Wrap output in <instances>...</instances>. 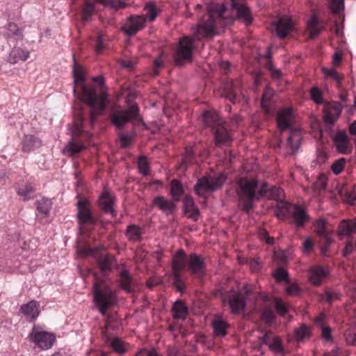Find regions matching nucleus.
I'll return each instance as SVG.
<instances>
[{"mask_svg": "<svg viewBox=\"0 0 356 356\" xmlns=\"http://www.w3.org/2000/svg\"><path fill=\"white\" fill-rule=\"evenodd\" d=\"M207 14L192 27L193 37L184 36L179 40L173 56L176 65L181 66L192 60L194 38L197 40L210 38L218 35L220 31L234 21L233 17L226 15L223 3L211 2L207 6Z\"/></svg>", "mask_w": 356, "mask_h": 356, "instance_id": "f257e3e1", "label": "nucleus"}, {"mask_svg": "<svg viewBox=\"0 0 356 356\" xmlns=\"http://www.w3.org/2000/svg\"><path fill=\"white\" fill-rule=\"evenodd\" d=\"M73 60L74 82L75 86H80L81 88V101L90 106V122L91 125H93L96 118L102 113L106 107L107 95L104 92L97 95L94 88L84 84L85 76L82 67L76 63L74 56H73Z\"/></svg>", "mask_w": 356, "mask_h": 356, "instance_id": "f03ea898", "label": "nucleus"}, {"mask_svg": "<svg viewBox=\"0 0 356 356\" xmlns=\"http://www.w3.org/2000/svg\"><path fill=\"white\" fill-rule=\"evenodd\" d=\"M268 184L259 182L257 179L240 177L236 180V193L241 209L248 213L253 207L254 200L266 195L269 191Z\"/></svg>", "mask_w": 356, "mask_h": 356, "instance_id": "7ed1b4c3", "label": "nucleus"}, {"mask_svg": "<svg viewBox=\"0 0 356 356\" xmlns=\"http://www.w3.org/2000/svg\"><path fill=\"white\" fill-rule=\"evenodd\" d=\"M92 287L93 302L99 313L105 316L107 311L118 303V298L113 291L104 279L95 275Z\"/></svg>", "mask_w": 356, "mask_h": 356, "instance_id": "20e7f679", "label": "nucleus"}, {"mask_svg": "<svg viewBox=\"0 0 356 356\" xmlns=\"http://www.w3.org/2000/svg\"><path fill=\"white\" fill-rule=\"evenodd\" d=\"M204 125L211 128L214 136V142L217 145H229L233 138L231 130L228 129L225 122L215 111H206L202 114Z\"/></svg>", "mask_w": 356, "mask_h": 356, "instance_id": "39448f33", "label": "nucleus"}, {"mask_svg": "<svg viewBox=\"0 0 356 356\" xmlns=\"http://www.w3.org/2000/svg\"><path fill=\"white\" fill-rule=\"evenodd\" d=\"M111 121L117 129H122L129 122H140L139 108L135 104H129L127 109H116L111 115Z\"/></svg>", "mask_w": 356, "mask_h": 356, "instance_id": "423d86ee", "label": "nucleus"}, {"mask_svg": "<svg viewBox=\"0 0 356 356\" xmlns=\"http://www.w3.org/2000/svg\"><path fill=\"white\" fill-rule=\"evenodd\" d=\"M225 180L226 177L222 174L215 177H203L198 179L194 190L199 196H204L207 193L220 188Z\"/></svg>", "mask_w": 356, "mask_h": 356, "instance_id": "0eeeda50", "label": "nucleus"}, {"mask_svg": "<svg viewBox=\"0 0 356 356\" xmlns=\"http://www.w3.org/2000/svg\"><path fill=\"white\" fill-rule=\"evenodd\" d=\"M219 293L222 302L229 305L232 313L238 314L243 311L246 305L244 293L231 289L220 290Z\"/></svg>", "mask_w": 356, "mask_h": 356, "instance_id": "6e6552de", "label": "nucleus"}, {"mask_svg": "<svg viewBox=\"0 0 356 356\" xmlns=\"http://www.w3.org/2000/svg\"><path fill=\"white\" fill-rule=\"evenodd\" d=\"M30 341L40 350L50 349L56 341L53 333L42 330L40 327L34 326L29 334Z\"/></svg>", "mask_w": 356, "mask_h": 356, "instance_id": "1a4fd4ad", "label": "nucleus"}, {"mask_svg": "<svg viewBox=\"0 0 356 356\" xmlns=\"http://www.w3.org/2000/svg\"><path fill=\"white\" fill-rule=\"evenodd\" d=\"M259 341L266 345L272 353L282 356L285 355L282 339L272 331L266 332L262 337H259Z\"/></svg>", "mask_w": 356, "mask_h": 356, "instance_id": "9d476101", "label": "nucleus"}, {"mask_svg": "<svg viewBox=\"0 0 356 356\" xmlns=\"http://www.w3.org/2000/svg\"><path fill=\"white\" fill-rule=\"evenodd\" d=\"M343 106L338 102H332L327 104L323 108V122L326 126L331 129L334 123L340 117Z\"/></svg>", "mask_w": 356, "mask_h": 356, "instance_id": "9b49d317", "label": "nucleus"}, {"mask_svg": "<svg viewBox=\"0 0 356 356\" xmlns=\"http://www.w3.org/2000/svg\"><path fill=\"white\" fill-rule=\"evenodd\" d=\"M188 269L195 277L201 279L206 272L204 259L202 257L195 253L188 255L187 259Z\"/></svg>", "mask_w": 356, "mask_h": 356, "instance_id": "f8f14e48", "label": "nucleus"}, {"mask_svg": "<svg viewBox=\"0 0 356 356\" xmlns=\"http://www.w3.org/2000/svg\"><path fill=\"white\" fill-rule=\"evenodd\" d=\"M231 8L232 13H235L236 18L246 24H251L252 14L245 0H232Z\"/></svg>", "mask_w": 356, "mask_h": 356, "instance_id": "ddd939ff", "label": "nucleus"}, {"mask_svg": "<svg viewBox=\"0 0 356 356\" xmlns=\"http://www.w3.org/2000/svg\"><path fill=\"white\" fill-rule=\"evenodd\" d=\"M77 220L81 226L86 224H95V220L89 207L88 200L86 199L79 200L77 202Z\"/></svg>", "mask_w": 356, "mask_h": 356, "instance_id": "4468645a", "label": "nucleus"}, {"mask_svg": "<svg viewBox=\"0 0 356 356\" xmlns=\"http://www.w3.org/2000/svg\"><path fill=\"white\" fill-rule=\"evenodd\" d=\"M284 211L292 217V219L297 227H302L309 221V216L305 209L297 204L288 205L284 207Z\"/></svg>", "mask_w": 356, "mask_h": 356, "instance_id": "2eb2a0df", "label": "nucleus"}, {"mask_svg": "<svg viewBox=\"0 0 356 356\" xmlns=\"http://www.w3.org/2000/svg\"><path fill=\"white\" fill-rule=\"evenodd\" d=\"M333 141L339 153L348 154L352 152V145L345 131L337 132L333 138Z\"/></svg>", "mask_w": 356, "mask_h": 356, "instance_id": "dca6fc26", "label": "nucleus"}, {"mask_svg": "<svg viewBox=\"0 0 356 356\" xmlns=\"http://www.w3.org/2000/svg\"><path fill=\"white\" fill-rule=\"evenodd\" d=\"M146 19L144 16H131L129 19L128 24L123 28V30L127 35L131 36L143 28Z\"/></svg>", "mask_w": 356, "mask_h": 356, "instance_id": "f3484780", "label": "nucleus"}, {"mask_svg": "<svg viewBox=\"0 0 356 356\" xmlns=\"http://www.w3.org/2000/svg\"><path fill=\"white\" fill-rule=\"evenodd\" d=\"M20 312L23 314L29 321H35L40 314V305L35 300H31L20 307Z\"/></svg>", "mask_w": 356, "mask_h": 356, "instance_id": "a211bd4d", "label": "nucleus"}, {"mask_svg": "<svg viewBox=\"0 0 356 356\" xmlns=\"http://www.w3.org/2000/svg\"><path fill=\"white\" fill-rule=\"evenodd\" d=\"M293 29V23L288 16L280 17L275 23L277 35L280 38H286Z\"/></svg>", "mask_w": 356, "mask_h": 356, "instance_id": "6ab92c4d", "label": "nucleus"}, {"mask_svg": "<svg viewBox=\"0 0 356 356\" xmlns=\"http://www.w3.org/2000/svg\"><path fill=\"white\" fill-rule=\"evenodd\" d=\"M293 122V115L291 109H284L280 111L277 117V123L280 131L290 128Z\"/></svg>", "mask_w": 356, "mask_h": 356, "instance_id": "aec40b11", "label": "nucleus"}, {"mask_svg": "<svg viewBox=\"0 0 356 356\" xmlns=\"http://www.w3.org/2000/svg\"><path fill=\"white\" fill-rule=\"evenodd\" d=\"M21 144L22 150L24 152L29 153L39 148L42 145V140L34 135L26 134L24 135Z\"/></svg>", "mask_w": 356, "mask_h": 356, "instance_id": "412c9836", "label": "nucleus"}, {"mask_svg": "<svg viewBox=\"0 0 356 356\" xmlns=\"http://www.w3.org/2000/svg\"><path fill=\"white\" fill-rule=\"evenodd\" d=\"M186 254L183 250H179L172 257V273H181L186 268Z\"/></svg>", "mask_w": 356, "mask_h": 356, "instance_id": "4be33fe9", "label": "nucleus"}, {"mask_svg": "<svg viewBox=\"0 0 356 356\" xmlns=\"http://www.w3.org/2000/svg\"><path fill=\"white\" fill-rule=\"evenodd\" d=\"M301 138L302 136L299 128L293 127L290 129V134L287 138V145L292 152L295 153L299 149Z\"/></svg>", "mask_w": 356, "mask_h": 356, "instance_id": "5701e85b", "label": "nucleus"}, {"mask_svg": "<svg viewBox=\"0 0 356 356\" xmlns=\"http://www.w3.org/2000/svg\"><path fill=\"white\" fill-rule=\"evenodd\" d=\"M339 236H349L356 233V217L350 220L340 222L337 230Z\"/></svg>", "mask_w": 356, "mask_h": 356, "instance_id": "b1692460", "label": "nucleus"}, {"mask_svg": "<svg viewBox=\"0 0 356 356\" xmlns=\"http://www.w3.org/2000/svg\"><path fill=\"white\" fill-rule=\"evenodd\" d=\"M327 184V177L324 175L318 176L317 179L312 184L311 188H305L307 193L312 197H316L320 193L325 189Z\"/></svg>", "mask_w": 356, "mask_h": 356, "instance_id": "393cba45", "label": "nucleus"}, {"mask_svg": "<svg viewBox=\"0 0 356 356\" xmlns=\"http://www.w3.org/2000/svg\"><path fill=\"white\" fill-rule=\"evenodd\" d=\"M99 204L102 209L105 213H111L112 216H115L116 215L113 207V198L108 192L105 191L102 193L99 199Z\"/></svg>", "mask_w": 356, "mask_h": 356, "instance_id": "a878e982", "label": "nucleus"}, {"mask_svg": "<svg viewBox=\"0 0 356 356\" xmlns=\"http://www.w3.org/2000/svg\"><path fill=\"white\" fill-rule=\"evenodd\" d=\"M154 206L159 208L161 211L165 213L166 215L172 213L173 210L175 207V203L172 201L167 200L163 196H159L154 197L153 200Z\"/></svg>", "mask_w": 356, "mask_h": 356, "instance_id": "bb28decb", "label": "nucleus"}, {"mask_svg": "<svg viewBox=\"0 0 356 356\" xmlns=\"http://www.w3.org/2000/svg\"><path fill=\"white\" fill-rule=\"evenodd\" d=\"M213 335L216 337H223L227 333L229 325L221 317L216 316L212 321Z\"/></svg>", "mask_w": 356, "mask_h": 356, "instance_id": "cd10ccee", "label": "nucleus"}, {"mask_svg": "<svg viewBox=\"0 0 356 356\" xmlns=\"http://www.w3.org/2000/svg\"><path fill=\"white\" fill-rule=\"evenodd\" d=\"M97 263L102 273L111 271L117 265L115 259L111 254L101 255L98 259Z\"/></svg>", "mask_w": 356, "mask_h": 356, "instance_id": "c85d7f7f", "label": "nucleus"}, {"mask_svg": "<svg viewBox=\"0 0 356 356\" xmlns=\"http://www.w3.org/2000/svg\"><path fill=\"white\" fill-rule=\"evenodd\" d=\"M327 275L325 268L321 266H315L310 269L309 277L312 284L318 286L321 284L322 280Z\"/></svg>", "mask_w": 356, "mask_h": 356, "instance_id": "c756f323", "label": "nucleus"}, {"mask_svg": "<svg viewBox=\"0 0 356 356\" xmlns=\"http://www.w3.org/2000/svg\"><path fill=\"white\" fill-rule=\"evenodd\" d=\"M326 222L323 218L318 219L316 222V232L318 236L325 240L327 245H330L332 242V233L326 229Z\"/></svg>", "mask_w": 356, "mask_h": 356, "instance_id": "7c9ffc66", "label": "nucleus"}, {"mask_svg": "<svg viewBox=\"0 0 356 356\" xmlns=\"http://www.w3.org/2000/svg\"><path fill=\"white\" fill-rule=\"evenodd\" d=\"M29 51L19 47H15L9 54L8 60L10 63H17L19 61H25L29 57Z\"/></svg>", "mask_w": 356, "mask_h": 356, "instance_id": "2f4dec72", "label": "nucleus"}, {"mask_svg": "<svg viewBox=\"0 0 356 356\" xmlns=\"http://www.w3.org/2000/svg\"><path fill=\"white\" fill-rule=\"evenodd\" d=\"M120 286L128 293H131L134 290V283L129 272L127 269H123L120 273Z\"/></svg>", "mask_w": 356, "mask_h": 356, "instance_id": "473e14b6", "label": "nucleus"}, {"mask_svg": "<svg viewBox=\"0 0 356 356\" xmlns=\"http://www.w3.org/2000/svg\"><path fill=\"white\" fill-rule=\"evenodd\" d=\"M322 71L325 78H330L337 83V86L339 91L345 90V88L343 87L341 83L343 76L337 72L334 68L324 67L322 69Z\"/></svg>", "mask_w": 356, "mask_h": 356, "instance_id": "72a5a7b5", "label": "nucleus"}, {"mask_svg": "<svg viewBox=\"0 0 356 356\" xmlns=\"http://www.w3.org/2000/svg\"><path fill=\"white\" fill-rule=\"evenodd\" d=\"M76 119L73 124L72 125L71 131L73 136H77L81 131L83 127V123L84 120L83 113L79 105H77V108L75 111Z\"/></svg>", "mask_w": 356, "mask_h": 356, "instance_id": "f704fd0d", "label": "nucleus"}, {"mask_svg": "<svg viewBox=\"0 0 356 356\" xmlns=\"http://www.w3.org/2000/svg\"><path fill=\"white\" fill-rule=\"evenodd\" d=\"M35 189L33 184L30 182H26L24 184L19 186L17 188V193L24 201H28L33 198L32 194L34 193Z\"/></svg>", "mask_w": 356, "mask_h": 356, "instance_id": "c9c22d12", "label": "nucleus"}, {"mask_svg": "<svg viewBox=\"0 0 356 356\" xmlns=\"http://www.w3.org/2000/svg\"><path fill=\"white\" fill-rule=\"evenodd\" d=\"M36 210L38 213L44 216H48L52 207L51 199L42 197L35 202Z\"/></svg>", "mask_w": 356, "mask_h": 356, "instance_id": "e433bc0d", "label": "nucleus"}, {"mask_svg": "<svg viewBox=\"0 0 356 356\" xmlns=\"http://www.w3.org/2000/svg\"><path fill=\"white\" fill-rule=\"evenodd\" d=\"M308 28L309 30V38L314 39L318 35L323 27L320 24L316 16L312 15L308 22Z\"/></svg>", "mask_w": 356, "mask_h": 356, "instance_id": "4c0bfd02", "label": "nucleus"}, {"mask_svg": "<svg viewBox=\"0 0 356 356\" xmlns=\"http://www.w3.org/2000/svg\"><path fill=\"white\" fill-rule=\"evenodd\" d=\"M125 235L129 241L138 242L141 239L142 231L140 227L130 225L127 227Z\"/></svg>", "mask_w": 356, "mask_h": 356, "instance_id": "58836bf2", "label": "nucleus"}, {"mask_svg": "<svg viewBox=\"0 0 356 356\" xmlns=\"http://www.w3.org/2000/svg\"><path fill=\"white\" fill-rule=\"evenodd\" d=\"M184 209L186 212L188 209H193V214H188V217L194 221H197L200 216V211L198 208L195 205L193 199L191 196H186L184 200Z\"/></svg>", "mask_w": 356, "mask_h": 356, "instance_id": "ea45409f", "label": "nucleus"}, {"mask_svg": "<svg viewBox=\"0 0 356 356\" xmlns=\"http://www.w3.org/2000/svg\"><path fill=\"white\" fill-rule=\"evenodd\" d=\"M173 318L184 319L187 314V308L181 300L176 301L172 306Z\"/></svg>", "mask_w": 356, "mask_h": 356, "instance_id": "a19ab883", "label": "nucleus"}, {"mask_svg": "<svg viewBox=\"0 0 356 356\" xmlns=\"http://www.w3.org/2000/svg\"><path fill=\"white\" fill-rule=\"evenodd\" d=\"M106 343L111 346L114 352L118 354H124L127 349L124 347V342L118 337L108 339Z\"/></svg>", "mask_w": 356, "mask_h": 356, "instance_id": "79ce46f5", "label": "nucleus"}, {"mask_svg": "<svg viewBox=\"0 0 356 356\" xmlns=\"http://www.w3.org/2000/svg\"><path fill=\"white\" fill-rule=\"evenodd\" d=\"M170 194L175 201H179L184 193L182 184L177 179H173L170 184Z\"/></svg>", "mask_w": 356, "mask_h": 356, "instance_id": "37998d69", "label": "nucleus"}, {"mask_svg": "<svg viewBox=\"0 0 356 356\" xmlns=\"http://www.w3.org/2000/svg\"><path fill=\"white\" fill-rule=\"evenodd\" d=\"M95 3L86 1L85 6L82 10V21L83 22L90 20L92 15L95 13Z\"/></svg>", "mask_w": 356, "mask_h": 356, "instance_id": "c03bdc74", "label": "nucleus"}, {"mask_svg": "<svg viewBox=\"0 0 356 356\" xmlns=\"http://www.w3.org/2000/svg\"><path fill=\"white\" fill-rule=\"evenodd\" d=\"M85 148L83 144H78L74 141L69 142L63 149L65 154L68 156H72L73 154L80 152Z\"/></svg>", "mask_w": 356, "mask_h": 356, "instance_id": "a18cd8bd", "label": "nucleus"}, {"mask_svg": "<svg viewBox=\"0 0 356 356\" xmlns=\"http://www.w3.org/2000/svg\"><path fill=\"white\" fill-rule=\"evenodd\" d=\"M311 331L308 326L302 325L299 328L294 331V338L296 341H300L304 339L309 337Z\"/></svg>", "mask_w": 356, "mask_h": 356, "instance_id": "49530a36", "label": "nucleus"}, {"mask_svg": "<svg viewBox=\"0 0 356 356\" xmlns=\"http://www.w3.org/2000/svg\"><path fill=\"white\" fill-rule=\"evenodd\" d=\"M226 90L225 96V98L229 99L231 102L235 103V99L236 95V83L234 81L227 83V85L225 87Z\"/></svg>", "mask_w": 356, "mask_h": 356, "instance_id": "de8ad7c7", "label": "nucleus"}, {"mask_svg": "<svg viewBox=\"0 0 356 356\" xmlns=\"http://www.w3.org/2000/svg\"><path fill=\"white\" fill-rule=\"evenodd\" d=\"M273 276L277 282H288L289 274L283 267L277 268L273 273Z\"/></svg>", "mask_w": 356, "mask_h": 356, "instance_id": "09e8293b", "label": "nucleus"}, {"mask_svg": "<svg viewBox=\"0 0 356 356\" xmlns=\"http://www.w3.org/2000/svg\"><path fill=\"white\" fill-rule=\"evenodd\" d=\"M173 285L177 290L183 293L185 289V284L182 280L181 273H172Z\"/></svg>", "mask_w": 356, "mask_h": 356, "instance_id": "8fccbe9b", "label": "nucleus"}, {"mask_svg": "<svg viewBox=\"0 0 356 356\" xmlns=\"http://www.w3.org/2000/svg\"><path fill=\"white\" fill-rule=\"evenodd\" d=\"M95 1L104 5H109L114 9H120L126 6L125 2L122 0H95Z\"/></svg>", "mask_w": 356, "mask_h": 356, "instance_id": "3c124183", "label": "nucleus"}, {"mask_svg": "<svg viewBox=\"0 0 356 356\" xmlns=\"http://www.w3.org/2000/svg\"><path fill=\"white\" fill-rule=\"evenodd\" d=\"M261 318L266 323H272L275 318L273 309L269 306L264 307L261 312Z\"/></svg>", "mask_w": 356, "mask_h": 356, "instance_id": "603ef678", "label": "nucleus"}, {"mask_svg": "<svg viewBox=\"0 0 356 356\" xmlns=\"http://www.w3.org/2000/svg\"><path fill=\"white\" fill-rule=\"evenodd\" d=\"M274 95V91L269 87H266L264 92L261 97V106L264 109H267V103L271 100Z\"/></svg>", "mask_w": 356, "mask_h": 356, "instance_id": "864d4df0", "label": "nucleus"}, {"mask_svg": "<svg viewBox=\"0 0 356 356\" xmlns=\"http://www.w3.org/2000/svg\"><path fill=\"white\" fill-rule=\"evenodd\" d=\"M346 160L344 158H340L334 161L331 165V169L334 175L340 174L344 168Z\"/></svg>", "mask_w": 356, "mask_h": 356, "instance_id": "5fc2aeb1", "label": "nucleus"}, {"mask_svg": "<svg viewBox=\"0 0 356 356\" xmlns=\"http://www.w3.org/2000/svg\"><path fill=\"white\" fill-rule=\"evenodd\" d=\"M329 8L333 13H339L344 8L343 0H330Z\"/></svg>", "mask_w": 356, "mask_h": 356, "instance_id": "6e6d98bb", "label": "nucleus"}, {"mask_svg": "<svg viewBox=\"0 0 356 356\" xmlns=\"http://www.w3.org/2000/svg\"><path fill=\"white\" fill-rule=\"evenodd\" d=\"M275 307L277 314L284 316L288 312L287 305L282 301L281 298H277L275 301Z\"/></svg>", "mask_w": 356, "mask_h": 356, "instance_id": "4d7b16f0", "label": "nucleus"}, {"mask_svg": "<svg viewBox=\"0 0 356 356\" xmlns=\"http://www.w3.org/2000/svg\"><path fill=\"white\" fill-rule=\"evenodd\" d=\"M134 134H119V140L120 146L123 148L127 147L132 142Z\"/></svg>", "mask_w": 356, "mask_h": 356, "instance_id": "13d9d810", "label": "nucleus"}, {"mask_svg": "<svg viewBox=\"0 0 356 356\" xmlns=\"http://www.w3.org/2000/svg\"><path fill=\"white\" fill-rule=\"evenodd\" d=\"M138 165L140 174L147 175L149 173V165L145 156L139 157Z\"/></svg>", "mask_w": 356, "mask_h": 356, "instance_id": "bf43d9fd", "label": "nucleus"}, {"mask_svg": "<svg viewBox=\"0 0 356 356\" xmlns=\"http://www.w3.org/2000/svg\"><path fill=\"white\" fill-rule=\"evenodd\" d=\"M310 96H311V99L315 103H316L318 104H323V98L322 92L318 88L314 87L310 90Z\"/></svg>", "mask_w": 356, "mask_h": 356, "instance_id": "052dcab7", "label": "nucleus"}, {"mask_svg": "<svg viewBox=\"0 0 356 356\" xmlns=\"http://www.w3.org/2000/svg\"><path fill=\"white\" fill-rule=\"evenodd\" d=\"M267 68L271 72V77L274 81H280L282 79V73L279 69L274 68L273 63L269 60L266 64Z\"/></svg>", "mask_w": 356, "mask_h": 356, "instance_id": "680f3d73", "label": "nucleus"}, {"mask_svg": "<svg viewBox=\"0 0 356 356\" xmlns=\"http://www.w3.org/2000/svg\"><path fill=\"white\" fill-rule=\"evenodd\" d=\"M285 292L290 296H298L300 294L301 290L296 284H289L285 287Z\"/></svg>", "mask_w": 356, "mask_h": 356, "instance_id": "e2e57ef3", "label": "nucleus"}, {"mask_svg": "<svg viewBox=\"0 0 356 356\" xmlns=\"http://www.w3.org/2000/svg\"><path fill=\"white\" fill-rule=\"evenodd\" d=\"M343 201L350 205H356V193L345 192L341 194Z\"/></svg>", "mask_w": 356, "mask_h": 356, "instance_id": "0e129e2a", "label": "nucleus"}, {"mask_svg": "<svg viewBox=\"0 0 356 356\" xmlns=\"http://www.w3.org/2000/svg\"><path fill=\"white\" fill-rule=\"evenodd\" d=\"M344 337L348 345L356 346V333L353 332L350 330H347L344 332Z\"/></svg>", "mask_w": 356, "mask_h": 356, "instance_id": "69168bd1", "label": "nucleus"}, {"mask_svg": "<svg viewBox=\"0 0 356 356\" xmlns=\"http://www.w3.org/2000/svg\"><path fill=\"white\" fill-rule=\"evenodd\" d=\"M145 9L147 12V15H148L149 20L152 22L154 21L156 19V15H157V12H156V7H155L154 3H152V2L148 3L146 5Z\"/></svg>", "mask_w": 356, "mask_h": 356, "instance_id": "338daca9", "label": "nucleus"}, {"mask_svg": "<svg viewBox=\"0 0 356 356\" xmlns=\"http://www.w3.org/2000/svg\"><path fill=\"white\" fill-rule=\"evenodd\" d=\"M193 152L191 147H186L185 152L182 156L183 164L186 165L188 163H191L193 159Z\"/></svg>", "mask_w": 356, "mask_h": 356, "instance_id": "774afa93", "label": "nucleus"}]
</instances>
